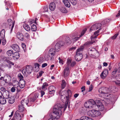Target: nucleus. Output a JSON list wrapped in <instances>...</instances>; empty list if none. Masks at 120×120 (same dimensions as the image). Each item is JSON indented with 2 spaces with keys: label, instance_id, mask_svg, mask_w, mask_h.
Masks as SVG:
<instances>
[{
  "label": "nucleus",
  "instance_id": "f257e3e1",
  "mask_svg": "<svg viewBox=\"0 0 120 120\" xmlns=\"http://www.w3.org/2000/svg\"><path fill=\"white\" fill-rule=\"evenodd\" d=\"M63 108L60 104H57L54 106L53 112L57 116H53L50 118L48 120H58L62 114V109Z\"/></svg>",
  "mask_w": 120,
  "mask_h": 120
},
{
  "label": "nucleus",
  "instance_id": "f03ea898",
  "mask_svg": "<svg viewBox=\"0 0 120 120\" xmlns=\"http://www.w3.org/2000/svg\"><path fill=\"white\" fill-rule=\"evenodd\" d=\"M71 92L69 90H68L67 91L65 90L63 91L61 94V100L63 103H65L64 110L67 108L69 102V98L71 97Z\"/></svg>",
  "mask_w": 120,
  "mask_h": 120
},
{
  "label": "nucleus",
  "instance_id": "cd10ccee",
  "mask_svg": "<svg viewBox=\"0 0 120 120\" xmlns=\"http://www.w3.org/2000/svg\"><path fill=\"white\" fill-rule=\"evenodd\" d=\"M63 2L66 6L69 8L70 6V4L69 0H63Z\"/></svg>",
  "mask_w": 120,
  "mask_h": 120
},
{
  "label": "nucleus",
  "instance_id": "4468645a",
  "mask_svg": "<svg viewBox=\"0 0 120 120\" xmlns=\"http://www.w3.org/2000/svg\"><path fill=\"white\" fill-rule=\"evenodd\" d=\"M108 73V70L106 69H105L100 75L102 79H104L106 77Z\"/></svg>",
  "mask_w": 120,
  "mask_h": 120
},
{
  "label": "nucleus",
  "instance_id": "6ab92c4d",
  "mask_svg": "<svg viewBox=\"0 0 120 120\" xmlns=\"http://www.w3.org/2000/svg\"><path fill=\"white\" fill-rule=\"evenodd\" d=\"M16 36L17 38L19 40L21 41L23 40L24 36L21 32H18L17 33Z\"/></svg>",
  "mask_w": 120,
  "mask_h": 120
},
{
  "label": "nucleus",
  "instance_id": "a211bd4d",
  "mask_svg": "<svg viewBox=\"0 0 120 120\" xmlns=\"http://www.w3.org/2000/svg\"><path fill=\"white\" fill-rule=\"evenodd\" d=\"M19 86L21 88H23L25 84V81L24 80H20L19 83Z\"/></svg>",
  "mask_w": 120,
  "mask_h": 120
},
{
  "label": "nucleus",
  "instance_id": "7ed1b4c3",
  "mask_svg": "<svg viewBox=\"0 0 120 120\" xmlns=\"http://www.w3.org/2000/svg\"><path fill=\"white\" fill-rule=\"evenodd\" d=\"M98 91L100 93L99 94V96L100 97H102L104 98H107L110 95V94L109 93L110 92L107 90V88L104 87L100 88Z\"/></svg>",
  "mask_w": 120,
  "mask_h": 120
},
{
  "label": "nucleus",
  "instance_id": "3c124183",
  "mask_svg": "<svg viewBox=\"0 0 120 120\" xmlns=\"http://www.w3.org/2000/svg\"><path fill=\"white\" fill-rule=\"evenodd\" d=\"M87 118V116H83L80 118V120H86Z\"/></svg>",
  "mask_w": 120,
  "mask_h": 120
},
{
  "label": "nucleus",
  "instance_id": "f704fd0d",
  "mask_svg": "<svg viewBox=\"0 0 120 120\" xmlns=\"http://www.w3.org/2000/svg\"><path fill=\"white\" fill-rule=\"evenodd\" d=\"M49 85L48 83L45 82L44 83L41 87V89L43 90H45L46 89V88Z\"/></svg>",
  "mask_w": 120,
  "mask_h": 120
},
{
  "label": "nucleus",
  "instance_id": "72a5a7b5",
  "mask_svg": "<svg viewBox=\"0 0 120 120\" xmlns=\"http://www.w3.org/2000/svg\"><path fill=\"white\" fill-rule=\"evenodd\" d=\"M23 27L24 29L27 31H29L30 30V28L29 26L27 24H24Z\"/></svg>",
  "mask_w": 120,
  "mask_h": 120
},
{
  "label": "nucleus",
  "instance_id": "0eeeda50",
  "mask_svg": "<svg viewBox=\"0 0 120 120\" xmlns=\"http://www.w3.org/2000/svg\"><path fill=\"white\" fill-rule=\"evenodd\" d=\"M87 114L90 116L95 117L99 116L101 114V113L98 111L93 110L88 111Z\"/></svg>",
  "mask_w": 120,
  "mask_h": 120
},
{
  "label": "nucleus",
  "instance_id": "13d9d810",
  "mask_svg": "<svg viewBox=\"0 0 120 120\" xmlns=\"http://www.w3.org/2000/svg\"><path fill=\"white\" fill-rule=\"evenodd\" d=\"M4 71V70H3V68H0V76L1 75L2 73H3Z\"/></svg>",
  "mask_w": 120,
  "mask_h": 120
},
{
  "label": "nucleus",
  "instance_id": "ddd939ff",
  "mask_svg": "<svg viewBox=\"0 0 120 120\" xmlns=\"http://www.w3.org/2000/svg\"><path fill=\"white\" fill-rule=\"evenodd\" d=\"M21 116L20 114L19 111H16L15 113L14 116V119L15 120H21Z\"/></svg>",
  "mask_w": 120,
  "mask_h": 120
},
{
  "label": "nucleus",
  "instance_id": "2f4dec72",
  "mask_svg": "<svg viewBox=\"0 0 120 120\" xmlns=\"http://www.w3.org/2000/svg\"><path fill=\"white\" fill-rule=\"evenodd\" d=\"M111 19L109 18H107L103 20L101 22L102 24L105 25L109 23Z\"/></svg>",
  "mask_w": 120,
  "mask_h": 120
},
{
  "label": "nucleus",
  "instance_id": "c756f323",
  "mask_svg": "<svg viewBox=\"0 0 120 120\" xmlns=\"http://www.w3.org/2000/svg\"><path fill=\"white\" fill-rule=\"evenodd\" d=\"M100 30V29H99L98 30L96 31H95L94 33V35H95L94 37L92 36L91 37V39L92 40L94 39H95L97 38V36H98V33L99 32V30Z\"/></svg>",
  "mask_w": 120,
  "mask_h": 120
},
{
  "label": "nucleus",
  "instance_id": "20e7f679",
  "mask_svg": "<svg viewBox=\"0 0 120 120\" xmlns=\"http://www.w3.org/2000/svg\"><path fill=\"white\" fill-rule=\"evenodd\" d=\"M84 48V46H82L77 49L75 56V58L77 61H79L82 59V52Z\"/></svg>",
  "mask_w": 120,
  "mask_h": 120
},
{
  "label": "nucleus",
  "instance_id": "6e6d98bb",
  "mask_svg": "<svg viewBox=\"0 0 120 120\" xmlns=\"http://www.w3.org/2000/svg\"><path fill=\"white\" fill-rule=\"evenodd\" d=\"M48 8L47 6H44V12L47 11L48 10Z\"/></svg>",
  "mask_w": 120,
  "mask_h": 120
},
{
  "label": "nucleus",
  "instance_id": "4be33fe9",
  "mask_svg": "<svg viewBox=\"0 0 120 120\" xmlns=\"http://www.w3.org/2000/svg\"><path fill=\"white\" fill-rule=\"evenodd\" d=\"M29 102V101L28 98L24 99L22 100L21 102V103L22 105L23 106L25 105H26L28 106L27 105Z\"/></svg>",
  "mask_w": 120,
  "mask_h": 120
},
{
  "label": "nucleus",
  "instance_id": "4d7b16f0",
  "mask_svg": "<svg viewBox=\"0 0 120 120\" xmlns=\"http://www.w3.org/2000/svg\"><path fill=\"white\" fill-rule=\"evenodd\" d=\"M43 72L42 71L40 72L39 73V75L37 77V78H38V77H40L41 76Z\"/></svg>",
  "mask_w": 120,
  "mask_h": 120
},
{
  "label": "nucleus",
  "instance_id": "58836bf2",
  "mask_svg": "<svg viewBox=\"0 0 120 120\" xmlns=\"http://www.w3.org/2000/svg\"><path fill=\"white\" fill-rule=\"evenodd\" d=\"M79 39V38L77 37H73L72 39V42L74 43Z\"/></svg>",
  "mask_w": 120,
  "mask_h": 120
},
{
  "label": "nucleus",
  "instance_id": "603ef678",
  "mask_svg": "<svg viewBox=\"0 0 120 120\" xmlns=\"http://www.w3.org/2000/svg\"><path fill=\"white\" fill-rule=\"evenodd\" d=\"M49 55H46L45 56V57L46 60H49L50 58V56Z\"/></svg>",
  "mask_w": 120,
  "mask_h": 120
},
{
  "label": "nucleus",
  "instance_id": "052dcab7",
  "mask_svg": "<svg viewBox=\"0 0 120 120\" xmlns=\"http://www.w3.org/2000/svg\"><path fill=\"white\" fill-rule=\"evenodd\" d=\"M17 82V85L16 86H15V85H14V87H15V89L16 88V89H17V90H18V88L19 87V84H18V81H17L16 82Z\"/></svg>",
  "mask_w": 120,
  "mask_h": 120
},
{
  "label": "nucleus",
  "instance_id": "8fccbe9b",
  "mask_svg": "<svg viewBox=\"0 0 120 120\" xmlns=\"http://www.w3.org/2000/svg\"><path fill=\"white\" fill-rule=\"evenodd\" d=\"M71 64V67H73L76 64V62L75 61H71V63H70Z\"/></svg>",
  "mask_w": 120,
  "mask_h": 120
},
{
  "label": "nucleus",
  "instance_id": "79ce46f5",
  "mask_svg": "<svg viewBox=\"0 0 120 120\" xmlns=\"http://www.w3.org/2000/svg\"><path fill=\"white\" fill-rule=\"evenodd\" d=\"M31 30L33 31H35L37 30V27L36 25L33 24L31 27Z\"/></svg>",
  "mask_w": 120,
  "mask_h": 120
},
{
  "label": "nucleus",
  "instance_id": "de8ad7c7",
  "mask_svg": "<svg viewBox=\"0 0 120 120\" xmlns=\"http://www.w3.org/2000/svg\"><path fill=\"white\" fill-rule=\"evenodd\" d=\"M60 11L61 12L63 13H66L67 12V11L66 9L64 8H62L60 9Z\"/></svg>",
  "mask_w": 120,
  "mask_h": 120
},
{
  "label": "nucleus",
  "instance_id": "5701e85b",
  "mask_svg": "<svg viewBox=\"0 0 120 120\" xmlns=\"http://www.w3.org/2000/svg\"><path fill=\"white\" fill-rule=\"evenodd\" d=\"M39 65L37 63L34 64V67L33 68L34 71L35 72H37L39 70Z\"/></svg>",
  "mask_w": 120,
  "mask_h": 120
},
{
  "label": "nucleus",
  "instance_id": "e433bc0d",
  "mask_svg": "<svg viewBox=\"0 0 120 120\" xmlns=\"http://www.w3.org/2000/svg\"><path fill=\"white\" fill-rule=\"evenodd\" d=\"M103 99H98L96 100L95 101V104L100 105V103H103Z\"/></svg>",
  "mask_w": 120,
  "mask_h": 120
},
{
  "label": "nucleus",
  "instance_id": "423d86ee",
  "mask_svg": "<svg viewBox=\"0 0 120 120\" xmlns=\"http://www.w3.org/2000/svg\"><path fill=\"white\" fill-rule=\"evenodd\" d=\"M33 68L31 65H28L26 66L25 68L23 69L22 71V72L24 76L25 77L27 76L28 74H30L32 72Z\"/></svg>",
  "mask_w": 120,
  "mask_h": 120
},
{
  "label": "nucleus",
  "instance_id": "39448f33",
  "mask_svg": "<svg viewBox=\"0 0 120 120\" xmlns=\"http://www.w3.org/2000/svg\"><path fill=\"white\" fill-rule=\"evenodd\" d=\"M88 52L91 57L94 58L98 57L99 55L98 51L95 49L93 48H89L88 50Z\"/></svg>",
  "mask_w": 120,
  "mask_h": 120
},
{
  "label": "nucleus",
  "instance_id": "680f3d73",
  "mask_svg": "<svg viewBox=\"0 0 120 120\" xmlns=\"http://www.w3.org/2000/svg\"><path fill=\"white\" fill-rule=\"evenodd\" d=\"M48 64L46 63H45L43 64H42V68H44L47 66V65Z\"/></svg>",
  "mask_w": 120,
  "mask_h": 120
},
{
  "label": "nucleus",
  "instance_id": "49530a36",
  "mask_svg": "<svg viewBox=\"0 0 120 120\" xmlns=\"http://www.w3.org/2000/svg\"><path fill=\"white\" fill-rule=\"evenodd\" d=\"M43 58L42 57H39L38 59V62L39 63L41 64L43 61Z\"/></svg>",
  "mask_w": 120,
  "mask_h": 120
},
{
  "label": "nucleus",
  "instance_id": "37998d69",
  "mask_svg": "<svg viewBox=\"0 0 120 120\" xmlns=\"http://www.w3.org/2000/svg\"><path fill=\"white\" fill-rule=\"evenodd\" d=\"M70 71H64V77L67 76L69 75Z\"/></svg>",
  "mask_w": 120,
  "mask_h": 120
},
{
  "label": "nucleus",
  "instance_id": "9d476101",
  "mask_svg": "<svg viewBox=\"0 0 120 120\" xmlns=\"http://www.w3.org/2000/svg\"><path fill=\"white\" fill-rule=\"evenodd\" d=\"M101 26V23L96 24L91 26L90 29V30H96L100 28Z\"/></svg>",
  "mask_w": 120,
  "mask_h": 120
},
{
  "label": "nucleus",
  "instance_id": "e2e57ef3",
  "mask_svg": "<svg viewBox=\"0 0 120 120\" xmlns=\"http://www.w3.org/2000/svg\"><path fill=\"white\" fill-rule=\"evenodd\" d=\"M25 37H26L27 38H28L30 37V36L29 34L27 33H26L25 34Z\"/></svg>",
  "mask_w": 120,
  "mask_h": 120
},
{
  "label": "nucleus",
  "instance_id": "2eb2a0df",
  "mask_svg": "<svg viewBox=\"0 0 120 120\" xmlns=\"http://www.w3.org/2000/svg\"><path fill=\"white\" fill-rule=\"evenodd\" d=\"M8 24L10 26H11V32L12 31L13 28L14 27V24L15 21L13 22L12 20L10 19H9L8 20Z\"/></svg>",
  "mask_w": 120,
  "mask_h": 120
},
{
  "label": "nucleus",
  "instance_id": "9b49d317",
  "mask_svg": "<svg viewBox=\"0 0 120 120\" xmlns=\"http://www.w3.org/2000/svg\"><path fill=\"white\" fill-rule=\"evenodd\" d=\"M49 93L52 95H53L55 92V88L53 86H50L49 88Z\"/></svg>",
  "mask_w": 120,
  "mask_h": 120
},
{
  "label": "nucleus",
  "instance_id": "7c9ffc66",
  "mask_svg": "<svg viewBox=\"0 0 120 120\" xmlns=\"http://www.w3.org/2000/svg\"><path fill=\"white\" fill-rule=\"evenodd\" d=\"M65 42L67 45H69L71 43L72 41H71L69 38L67 37L65 39Z\"/></svg>",
  "mask_w": 120,
  "mask_h": 120
},
{
  "label": "nucleus",
  "instance_id": "aec40b11",
  "mask_svg": "<svg viewBox=\"0 0 120 120\" xmlns=\"http://www.w3.org/2000/svg\"><path fill=\"white\" fill-rule=\"evenodd\" d=\"M63 45H61V42L56 43L55 46V49L56 51L57 52H58L60 49V48Z\"/></svg>",
  "mask_w": 120,
  "mask_h": 120
},
{
  "label": "nucleus",
  "instance_id": "a19ab883",
  "mask_svg": "<svg viewBox=\"0 0 120 120\" xmlns=\"http://www.w3.org/2000/svg\"><path fill=\"white\" fill-rule=\"evenodd\" d=\"M13 51L11 50H8L7 52V54L9 56H11L13 53Z\"/></svg>",
  "mask_w": 120,
  "mask_h": 120
},
{
  "label": "nucleus",
  "instance_id": "864d4df0",
  "mask_svg": "<svg viewBox=\"0 0 120 120\" xmlns=\"http://www.w3.org/2000/svg\"><path fill=\"white\" fill-rule=\"evenodd\" d=\"M18 76L19 78L20 79V80H23L22 79V78H23V76L21 74H19L18 75Z\"/></svg>",
  "mask_w": 120,
  "mask_h": 120
},
{
  "label": "nucleus",
  "instance_id": "c85d7f7f",
  "mask_svg": "<svg viewBox=\"0 0 120 120\" xmlns=\"http://www.w3.org/2000/svg\"><path fill=\"white\" fill-rule=\"evenodd\" d=\"M13 56L15 59H17L19 57V53L18 52H16L13 54Z\"/></svg>",
  "mask_w": 120,
  "mask_h": 120
},
{
  "label": "nucleus",
  "instance_id": "6e6552de",
  "mask_svg": "<svg viewBox=\"0 0 120 120\" xmlns=\"http://www.w3.org/2000/svg\"><path fill=\"white\" fill-rule=\"evenodd\" d=\"M0 90L2 92L3 98H5L6 99H8L9 98V92L5 88L2 87H1Z\"/></svg>",
  "mask_w": 120,
  "mask_h": 120
},
{
  "label": "nucleus",
  "instance_id": "a18cd8bd",
  "mask_svg": "<svg viewBox=\"0 0 120 120\" xmlns=\"http://www.w3.org/2000/svg\"><path fill=\"white\" fill-rule=\"evenodd\" d=\"M71 4L73 5H75L77 3V0H70Z\"/></svg>",
  "mask_w": 120,
  "mask_h": 120
},
{
  "label": "nucleus",
  "instance_id": "f3484780",
  "mask_svg": "<svg viewBox=\"0 0 120 120\" xmlns=\"http://www.w3.org/2000/svg\"><path fill=\"white\" fill-rule=\"evenodd\" d=\"M56 7V5L55 3L52 2L49 5V8L50 10L51 11L55 10Z\"/></svg>",
  "mask_w": 120,
  "mask_h": 120
},
{
  "label": "nucleus",
  "instance_id": "412c9836",
  "mask_svg": "<svg viewBox=\"0 0 120 120\" xmlns=\"http://www.w3.org/2000/svg\"><path fill=\"white\" fill-rule=\"evenodd\" d=\"M11 47L14 50L17 52H19L20 49L19 46L17 44H13L11 46Z\"/></svg>",
  "mask_w": 120,
  "mask_h": 120
},
{
  "label": "nucleus",
  "instance_id": "bf43d9fd",
  "mask_svg": "<svg viewBox=\"0 0 120 120\" xmlns=\"http://www.w3.org/2000/svg\"><path fill=\"white\" fill-rule=\"evenodd\" d=\"M22 48L24 50L26 49V45L24 43H22Z\"/></svg>",
  "mask_w": 120,
  "mask_h": 120
},
{
  "label": "nucleus",
  "instance_id": "09e8293b",
  "mask_svg": "<svg viewBox=\"0 0 120 120\" xmlns=\"http://www.w3.org/2000/svg\"><path fill=\"white\" fill-rule=\"evenodd\" d=\"M86 30L87 29L86 28H85L83 30L82 32L81 35H80V37L84 35Z\"/></svg>",
  "mask_w": 120,
  "mask_h": 120
},
{
  "label": "nucleus",
  "instance_id": "1a4fd4ad",
  "mask_svg": "<svg viewBox=\"0 0 120 120\" xmlns=\"http://www.w3.org/2000/svg\"><path fill=\"white\" fill-rule=\"evenodd\" d=\"M95 101L93 99H90L89 101L86 102L84 104L85 107L87 108H91L93 105L95 104Z\"/></svg>",
  "mask_w": 120,
  "mask_h": 120
},
{
  "label": "nucleus",
  "instance_id": "338daca9",
  "mask_svg": "<svg viewBox=\"0 0 120 120\" xmlns=\"http://www.w3.org/2000/svg\"><path fill=\"white\" fill-rule=\"evenodd\" d=\"M93 88L92 85H90L89 88V90L88 91V92H90L92 90Z\"/></svg>",
  "mask_w": 120,
  "mask_h": 120
},
{
  "label": "nucleus",
  "instance_id": "bb28decb",
  "mask_svg": "<svg viewBox=\"0 0 120 120\" xmlns=\"http://www.w3.org/2000/svg\"><path fill=\"white\" fill-rule=\"evenodd\" d=\"M55 50L53 48H52L49 50V53L50 56H51V57L52 56L54 55L55 53Z\"/></svg>",
  "mask_w": 120,
  "mask_h": 120
},
{
  "label": "nucleus",
  "instance_id": "a878e982",
  "mask_svg": "<svg viewBox=\"0 0 120 120\" xmlns=\"http://www.w3.org/2000/svg\"><path fill=\"white\" fill-rule=\"evenodd\" d=\"M100 105L97 104V106L99 110L100 111H103L104 109V106L101 103H100Z\"/></svg>",
  "mask_w": 120,
  "mask_h": 120
},
{
  "label": "nucleus",
  "instance_id": "c03bdc74",
  "mask_svg": "<svg viewBox=\"0 0 120 120\" xmlns=\"http://www.w3.org/2000/svg\"><path fill=\"white\" fill-rule=\"evenodd\" d=\"M115 87H110L107 90L109 91V92H111V91H113V90H114V89H115Z\"/></svg>",
  "mask_w": 120,
  "mask_h": 120
},
{
  "label": "nucleus",
  "instance_id": "4c0bfd02",
  "mask_svg": "<svg viewBox=\"0 0 120 120\" xmlns=\"http://www.w3.org/2000/svg\"><path fill=\"white\" fill-rule=\"evenodd\" d=\"M18 108L19 111L20 112H23L25 109L24 107L22 105L19 106Z\"/></svg>",
  "mask_w": 120,
  "mask_h": 120
},
{
  "label": "nucleus",
  "instance_id": "0e129e2a",
  "mask_svg": "<svg viewBox=\"0 0 120 120\" xmlns=\"http://www.w3.org/2000/svg\"><path fill=\"white\" fill-rule=\"evenodd\" d=\"M115 83L117 84L118 85L120 86V81H118V80L117 81H115Z\"/></svg>",
  "mask_w": 120,
  "mask_h": 120
},
{
  "label": "nucleus",
  "instance_id": "f8f14e48",
  "mask_svg": "<svg viewBox=\"0 0 120 120\" xmlns=\"http://www.w3.org/2000/svg\"><path fill=\"white\" fill-rule=\"evenodd\" d=\"M71 62V60L69 59H67V64L65 65L64 71H70L69 64Z\"/></svg>",
  "mask_w": 120,
  "mask_h": 120
},
{
  "label": "nucleus",
  "instance_id": "393cba45",
  "mask_svg": "<svg viewBox=\"0 0 120 120\" xmlns=\"http://www.w3.org/2000/svg\"><path fill=\"white\" fill-rule=\"evenodd\" d=\"M8 98V102L10 104H12L15 102V98L14 96H11Z\"/></svg>",
  "mask_w": 120,
  "mask_h": 120
},
{
  "label": "nucleus",
  "instance_id": "774afa93",
  "mask_svg": "<svg viewBox=\"0 0 120 120\" xmlns=\"http://www.w3.org/2000/svg\"><path fill=\"white\" fill-rule=\"evenodd\" d=\"M6 42V40H5L3 39L2 40V44L3 45H5Z\"/></svg>",
  "mask_w": 120,
  "mask_h": 120
},
{
  "label": "nucleus",
  "instance_id": "b1692460",
  "mask_svg": "<svg viewBox=\"0 0 120 120\" xmlns=\"http://www.w3.org/2000/svg\"><path fill=\"white\" fill-rule=\"evenodd\" d=\"M119 67L118 68V69L117 68H115L114 70L112 72V75L118 73H120V63H119L118 64Z\"/></svg>",
  "mask_w": 120,
  "mask_h": 120
},
{
  "label": "nucleus",
  "instance_id": "5fc2aeb1",
  "mask_svg": "<svg viewBox=\"0 0 120 120\" xmlns=\"http://www.w3.org/2000/svg\"><path fill=\"white\" fill-rule=\"evenodd\" d=\"M15 87L14 86L12 87L11 89V92H14L15 91Z\"/></svg>",
  "mask_w": 120,
  "mask_h": 120
},
{
  "label": "nucleus",
  "instance_id": "ea45409f",
  "mask_svg": "<svg viewBox=\"0 0 120 120\" xmlns=\"http://www.w3.org/2000/svg\"><path fill=\"white\" fill-rule=\"evenodd\" d=\"M66 83L65 81L64 80L62 81L61 84V88L62 89H64L65 87Z\"/></svg>",
  "mask_w": 120,
  "mask_h": 120
},
{
  "label": "nucleus",
  "instance_id": "c9c22d12",
  "mask_svg": "<svg viewBox=\"0 0 120 120\" xmlns=\"http://www.w3.org/2000/svg\"><path fill=\"white\" fill-rule=\"evenodd\" d=\"M38 97L37 96L36 97V96H35L33 98H31L30 99L29 103L31 104L33 102H34L36 100Z\"/></svg>",
  "mask_w": 120,
  "mask_h": 120
},
{
  "label": "nucleus",
  "instance_id": "473e14b6",
  "mask_svg": "<svg viewBox=\"0 0 120 120\" xmlns=\"http://www.w3.org/2000/svg\"><path fill=\"white\" fill-rule=\"evenodd\" d=\"M5 98L2 97L0 98V103L1 104H4L6 103V101Z\"/></svg>",
  "mask_w": 120,
  "mask_h": 120
},
{
  "label": "nucleus",
  "instance_id": "dca6fc26",
  "mask_svg": "<svg viewBox=\"0 0 120 120\" xmlns=\"http://www.w3.org/2000/svg\"><path fill=\"white\" fill-rule=\"evenodd\" d=\"M4 77V81L5 83L10 82L11 80V78L10 75L8 74H6Z\"/></svg>",
  "mask_w": 120,
  "mask_h": 120
},
{
  "label": "nucleus",
  "instance_id": "69168bd1",
  "mask_svg": "<svg viewBox=\"0 0 120 120\" xmlns=\"http://www.w3.org/2000/svg\"><path fill=\"white\" fill-rule=\"evenodd\" d=\"M118 34H116L114 35L112 37V39H115L117 37V36L118 35Z\"/></svg>",
  "mask_w": 120,
  "mask_h": 120
}]
</instances>
